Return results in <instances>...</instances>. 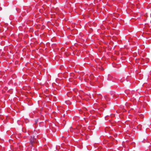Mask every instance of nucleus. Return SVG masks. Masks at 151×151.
I'll return each mask as SVG.
<instances>
[{
    "mask_svg": "<svg viewBox=\"0 0 151 151\" xmlns=\"http://www.w3.org/2000/svg\"><path fill=\"white\" fill-rule=\"evenodd\" d=\"M30 144H31L32 146H35L36 145V144L37 143V142L36 141V138H34V136H32L29 139Z\"/></svg>",
    "mask_w": 151,
    "mask_h": 151,
    "instance_id": "obj_1",
    "label": "nucleus"
},
{
    "mask_svg": "<svg viewBox=\"0 0 151 151\" xmlns=\"http://www.w3.org/2000/svg\"><path fill=\"white\" fill-rule=\"evenodd\" d=\"M33 150H34V151H37L36 150H34V149H33ZM31 151H32V150Z\"/></svg>",
    "mask_w": 151,
    "mask_h": 151,
    "instance_id": "obj_3",
    "label": "nucleus"
},
{
    "mask_svg": "<svg viewBox=\"0 0 151 151\" xmlns=\"http://www.w3.org/2000/svg\"><path fill=\"white\" fill-rule=\"evenodd\" d=\"M38 119H36L35 121V123H37V122H38Z\"/></svg>",
    "mask_w": 151,
    "mask_h": 151,
    "instance_id": "obj_2",
    "label": "nucleus"
}]
</instances>
